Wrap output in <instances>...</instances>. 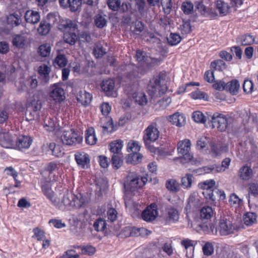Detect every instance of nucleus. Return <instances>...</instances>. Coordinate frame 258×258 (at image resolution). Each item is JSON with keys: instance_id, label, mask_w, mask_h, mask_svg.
I'll return each mask as SVG.
<instances>
[{"instance_id": "22", "label": "nucleus", "mask_w": 258, "mask_h": 258, "mask_svg": "<svg viewBox=\"0 0 258 258\" xmlns=\"http://www.w3.org/2000/svg\"><path fill=\"white\" fill-rule=\"evenodd\" d=\"M122 141L120 140L114 141L109 144L110 151L113 154H122L121 151L123 147Z\"/></svg>"}, {"instance_id": "41", "label": "nucleus", "mask_w": 258, "mask_h": 258, "mask_svg": "<svg viewBox=\"0 0 258 258\" xmlns=\"http://www.w3.org/2000/svg\"><path fill=\"white\" fill-rule=\"evenodd\" d=\"M64 40L70 45H74L76 42L77 36L74 32H67L64 34Z\"/></svg>"}, {"instance_id": "17", "label": "nucleus", "mask_w": 258, "mask_h": 258, "mask_svg": "<svg viewBox=\"0 0 258 258\" xmlns=\"http://www.w3.org/2000/svg\"><path fill=\"white\" fill-rule=\"evenodd\" d=\"M76 98L78 102L84 106H87L91 103L92 97L90 93L85 91H80L77 94Z\"/></svg>"}, {"instance_id": "51", "label": "nucleus", "mask_w": 258, "mask_h": 258, "mask_svg": "<svg viewBox=\"0 0 258 258\" xmlns=\"http://www.w3.org/2000/svg\"><path fill=\"white\" fill-rule=\"evenodd\" d=\"M44 127L48 131L51 132L53 131L55 127L54 120L50 117L45 118L44 121Z\"/></svg>"}, {"instance_id": "20", "label": "nucleus", "mask_w": 258, "mask_h": 258, "mask_svg": "<svg viewBox=\"0 0 258 258\" xmlns=\"http://www.w3.org/2000/svg\"><path fill=\"white\" fill-rule=\"evenodd\" d=\"M75 156L77 164L83 167L90 162L89 155L84 152H77Z\"/></svg>"}, {"instance_id": "4", "label": "nucleus", "mask_w": 258, "mask_h": 258, "mask_svg": "<svg viewBox=\"0 0 258 258\" xmlns=\"http://www.w3.org/2000/svg\"><path fill=\"white\" fill-rule=\"evenodd\" d=\"M167 89L165 84H161L160 75L153 78L149 82L148 86L149 94L152 96H160L164 94Z\"/></svg>"}, {"instance_id": "32", "label": "nucleus", "mask_w": 258, "mask_h": 258, "mask_svg": "<svg viewBox=\"0 0 258 258\" xmlns=\"http://www.w3.org/2000/svg\"><path fill=\"white\" fill-rule=\"evenodd\" d=\"M216 9L220 14L226 15L228 12L229 7L228 5L221 0L217 1Z\"/></svg>"}, {"instance_id": "27", "label": "nucleus", "mask_w": 258, "mask_h": 258, "mask_svg": "<svg viewBox=\"0 0 258 258\" xmlns=\"http://www.w3.org/2000/svg\"><path fill=\"white\" fill-rule=\"evenodd\" d=\"M41 108V103L40 100H33L31 102V104L26 109L25 114L28 115L31 113V111L34 113L40 110Z\"/></svg>"}, {"instance_id": "35", "label": "nucleus", "mask_w": 258, "mask_h": 258, "mask_svg": "<svg viewBox=\"0 0 258 258\" xmlns=\"http://www.w3.org/2000/svg\"><path fill=\"white\" fill-rule=\"evenodd\" d=\"M122 157V154H113L111 163L114 168L118 169L121 167L123 162Z\"/></svg>"}, {"instance_id": "29", "label": "nucleus", "mask_w": 258, "mask_h": 258, "mask_svg": "<svg viewBox=\"0 0 258 258\" xmlns=\"http://www.w3.org/2000/svg\"><path fill=\"white\" fill-rule=\"evenodd\" d=\"M203 194L207 199L214 202L218 198L219 189L215 188L211 190H206L203 192Z\"/></svg>"}, {"instance_id": "13", "label": "nucleus", "mask_w": 258, "mask_h": 258, "mask_svg": "<svg viewBox=\"0 0 258 258\" xmlns=\"http://www.w3.org/2000/svg\"><path fill=\"white\" fill-rule=\"evenodd\" d=\"M102 89L107 96H116L114 81L112 79H106L103 81L101 84Z\"/></svg>"}, {"instance_id": "19", "label": "nucleus", "mask_w": 258, "mask_h": 258, "mask_svg": "<svg viewBox=\"0 0 258 258\" xmlns=\"http://www.w3.org/2000/svg\"><path fill=\"white\" fill-rule=\"evenodd\" d=\"M51 29V25L46 20L40 21L37 31L40 35L44 36L48 34Z\"/></svg>"}, {"instance_id": "3", "label": "nucleus", "mask_w": 258, "mask_h": 258, "mask_svg": "<svg viewBox=\"0 0 258 258\" xmlns=\"http://www.w3.org/2000/svg\"><path fill=\"white\" fill-rule=\"evenodd\" d=\"M85 203L86 199L82 194H79L75 195L71 192L67 191L63 195L61 205L62 204L64 206L68 208H79Z\"/></svg>"}, {"instance_id": "64", "label": "nucleus", "mask_w": 258, "mask_h": 258, "mask_svg": "<svg viewBox=\"0 0 258 258\" xmlns=\"http://www.w3.org/2000/svg\"><path fill=\"white\" fill-rule=\"evenodd\" d=\"M80 256L78 254H75V251L73 249L67 250L64 254L59 258H79Z\"/></svg>"}, {"instance_id": "43", "label": "nucleus", "mask_w": 258, "mask_h": 258, "mask_svg": "<svg viewBox=\"0 0 258 258\" xmlns=\"http://www.w3.org/2000/svg\"><path fill=\"white\" fill-rule=\"evenodd\" d=\"M94 22L98 28H102L106 25L107 20L104 16L98 14L95 16Z\"/></svg>"}, {"instance_id": "59", "label": "nucleus", "mask_w": 258, "mask_h": 258, "mask_svg": "<svg viewBox=\"0 0 258 258\" xmlns=\"http://www.w3.org/2000/svg\"><path fill=\"white\" fill-rule=\"evenodd\" d=\"M96 252V248L91 245H87L82 248V253L92 255Z\"/></svg>"}, {"instance_id": "34", "label": "nucleus", "mask_w": 258, "mask_h": 258, "mask_svg": "<svg viewBox=\"0 0 258 258\" xmlns=\"http://www.w3.org/2000/svg\"><path fill=\"white\" fill-rule=\"evenodd\" d=\"M166 188L172 192H176L180 189L179 184L174 179L168 180L166 183Z\"/></svg>"}, {"instance_id": "26", "label": "nucleus", "mask_w": 258, "mask_h": 258, "mask_svg": "<svg viewBox=\"0 0 258 258\" xmlns=\"http://www.w3.org/2000/svg\"><path fill=\"white\" fill-rule=\"evenodd\" d=\"M239 87V84L238 81L236 80H232L226 85V90H228L233 95L238 92Z\"/></svg>"}, {"instance_id": "37", "label": "nucleus", "mask_w": 258, "mask_h": 258, "mask_svg": "<svg viewBox=\"0 0 258 258\" xmlns=\"http://www.w3.org/2000/svg\"><path fill=\"white\" fill-rule=\"evenodd\" d=\"M12 42L13 45L16 47L23 48L25 45L26 38L22 35H17L14 37Z\"/></svg>"}, {"instance_id": "48", "label": "nucleus", "mask_w": 258, "mask_h": 258, "mask_svg": "<svg viewBox=\"0 0 258 258\" xmlns=\"http://www.w3.org/2000/svg\"><path fill=\"white\" fill-rule=\"evenodd\" d=\"M121 1L120 0H107V5L108 8L113 11H117L120 8Z\"/></svg>"}, {"instance_id": "46", "label": "nucleus", "mask_w": 258, "mask_h": 258, "mask_svg": "<svg viewBox=\"0 0 258 258\" xmlns=\"http://www.w3.org/2000/svg\"><path fill=\"white\" fill-rule=\"evenodd\" d=\"M133 98L136 102L140 105H144L147 103V99L145 94L142 93H137L133 94Z\"/></svg>"}, {"instance_id": "54", "label": "nucleus", "mask_w": 258, "mask_h": 258, "mask_svg": "<svg viewBox=\"0 0 258 258\" xmlns=\"http://www.w3.org/2000/svg\"><path fill=\"white\" fill-rule=\"evenodd\" d=\"M160 4L162 6L164 13L169 14L172 8L171 0H162Z\"/></svg>"}, {"instance_id": "63", "label": "nucleus", "mask_w": 258, "mask_h": 258, "mask_svg": "<svg viewBox=\"0 0 258 258\" xmlns=\"http://www.w3.org/2000/svg\"><path fill=\"white\" fill-rule=\"evenodd\" d=\"M82 0H70V8L72 12L76 11L81 6Z\"/></svg>"}, {"instance_id": "18", "label": "nucleus", "mask_w": 258, "mask_h": 258, "mask_svg": "<svg viewBox=\"0 0 258 258\" xmlns=\"http://www.w3.org/2000/svg\"><path fill=\"white\" fill-rule=\"evenodd\" d=\"M50 71V68L45 64H41L38 68V72L40 75V78L45 83H47L49 80V74Z\"/></svg>"}, {"instance_id": "58", "label": "nucleus", "mask_w": 258, "mask_h": 258, "mask_svg": "<svg viewBox=\"0 0 258 258\" xmlns=\"http://www.w3.org/2000/svg\"><path fill=\"white\" fill-rule=\"evenodd\" d=\"M208 139L206 137H202L197 142V148L199 150L205 148L208 144Z\"/></svg>"}, {"instance_id": "42", "label": "nucleus", "mask_w": 258, "mask_h": 258, "mask_svg": "<svg viewBox=\"0 0 258 258\" xmlns=\"http://www.w3.org/2000/svg\"><path fill=\"white\" fill-rule=\"evenodd\" d=\"M8 19L9 20L11 21L12 25L13 26H18L22 23L21 15L17 13H14L10 14Z\"/></svg>"}, {"instance_id": "45", "label": "nucleus", "mask_w": 258, "mask_h": 258, "mask_svg": "<svg viewBox=\"0 0 258 258\" xmlns=\"http://www.w3.org/2000/svg\"><path fill=\"white\" fill-rule=\"evenodd\" d=\"M181 40V38L180 35L176 33H171L169 37L167 38L168 43L171 46L177 44Z\"/></svg>"}, {"instance_id": "40", "label": "nucleus", "mask_w": 258, "mask_h": 258, "mask_svg": "<svg viewBox=\"0 0 258 258\" xmlns=\"http://www.w3.org/2000/svg\"><path fill=\"white\" fill-rule=\"evenodd\" d=\"M106 226L105 220L101 218L97 219L93 224L95 230L98 232L104 231L106 228Z\"/></svg>"}, {"instance_id": "7", "label": "nucleus", "mask_w": 258, "mask_h": 258, "mask_svg": "<svg viewBox=\"0 0 258 258\" xmlns=\"http://www.w3.org/2000/svg\"><path fill=\"white\" fill-rule=\"evenodd\" d=\"M156 122L151 123L144 131L143 141L146 145L156 141L159 137L160 132Z\"/></svg>"}, {"instance_id": "47", "label": "nucleus", "mask_w": 258, "mask_h": 258, "mask_svg": "<svg viewBox=\"0 0 258 258\" xmlns=\"http://www.w3.org/2000/svg\"><path fill=\"white\" fill-rule=\"evenodd\" d=\"M211 66L215 70H218L220 71H222L226 69L225 63L224 62V61L221 59H218L212 62L211 63Z\"/></svg>"}, {"instance_id": "31", "label": "nucleus", "mask_w": 258, "mask_h": 258, "mask_svg": "<svg viewBox=\"0 0 258 258\" xmlns=\"http://www.w3.org/2000/svg\"><path fill=\"white\" fill-rule=\"evenodd\" d=\"M126 230L128 232L129 235L131 236H138L141 234H143L144 233H146V234L148 235L149 233H150V231H148L146 229L144 228H126Z\"/></svg>"}, {"instance_id": "2", "label": "nucleus", "mask_w": 258, "mask_h": 258, "mask_svg": "<svg viewBox=\"0 0 258 258\" xmlns=\"http://www.w3.org/2000/svg\"><path fill=\"white\" fill-rule=\"evenodd\" d=\"M210 229L213 234H217L218 232L221 235H227L233 233L235 230V226L232 224L229 217H224L219 220L218 225L215 226L212 224Z\"/></svg>"}, {"instance_id": "1", "label": "nucleus", "mask_w": 258, "mask_h": 258, "mask_svg": "<svg viewBox=\"0 0 258 258\" xmlns=\"http://www.w3.org/2000/svg\"><path fill=\"white\" fill-rule=\"evenodd\" d=\"M148 175L146 176H142L135 171H130L126 177V180L124 184L125 189V205L126 207H130L133 205L135 209H137V204L133 201L126 198L128 195H135L139 188L143 187L148 181Z\"/></svg>"}, {"instance_id": "16", "label": "nucleus", "mask_w": 258, "mask_h": 258, "mask_svg": "<svg viewBox=\"0 0 258 258\" xmlns=\"http://www.w3.org/2000/svg\"><path fill=\"white\" fill-rule=\"evenodd\" d=\"M168 120L173 125L178 127L184 125L185 123V119L183 115L180 114L178 112H176L172 115L169 116Z\"/></svg>"}, {"instance_id": "14", "label": "nucleus", "mask_w": 258, "mask_h": 258, "mask_svg": "<svg viewBox=\"0 0 258 258\" xmlns=\"http://www.w3.org/2000/svg\"><path fill=\"white\" fill-rule=\"evenodd\" d=\"M32 142L31 137L27 136H20L16 141V146L19 150L28 149Z\"/></svg>"}, {"instance_id": "28", "label": "nucleus", "mask_w": 258, "mask_h": 258, "mask_svg": "<svg viewBox=\"0 0 258 258\" xmlns=\"http://www.w3.org/2000/svg\"><path fill=\"white\" fill-rule=\"evenodd\" d=\"M86 132V143L90 145L95 144L97 141V138L95 135L94 129L93 128H89Z\"/></svg>"}, {"instance_id": "30", "label": "nucleus", "mask_w": 258, "mask_h": 258, "mask_svg": "<svg viewBox=\"0 0 258 258\" xmlns=\"http://www.w3.org/2000/svg\"><path fill=\"white\" fill-rule=\"evenodd\" d=\"M68 62L67 59L65 55L62 54H58L53 61V64L55 68H57V66L58 68L64 67Z\"/></svg>"}, {"instance_id": "33", "label": "nucleus", "mask_w": 258, "mask_h": 258, "mask_svg": "<svg viewBox=\"0 0 258 258\" xmlns=\"http://www.w3.org/2000/svg\"><path fill=\"white\" fill-rule=\"evenodd\" d=\"M194 177L192 174H186L185 175L181 178V185L184 188H190L194 181Z\"/></svg>"}, {"instance_id": "57", "label": "nucleus", "mask_w": 258, "mask_h": 258, "mask_svg": "<svg viewBox=\"0 0 258 258\" xmlns=\"http://www.w3.org/2000/svg\"><path fill=\"white\" fill-rule=\"evenodd\" d=\"M181 7L183 12L186 14H190L193 11V5L189 2L183 3Z\"/></svg>"}, {"instance_id": "38", "label": "nucleus", "mask_w": 258, "mask_h": 258, "mask_svg": "<svg viewBox=\"0 0 258 258\" xmlns=\"http://www.w3.org/2000/svg\"><path fill=\"white\" fill-rule=\"evenodd\" d=\"M51 47L48 44H43L38 47V52L42 57H47L49 55Z\"/></svg>"}, {"instance_id": "15", "label": "nucleus", "mask_w": 258, "mask_h": 258, "mask_svg": "<svg viewBox=\"0 0 258 258\" xmlns=\"http://www.w3.org/2000/svg\"><path fill=\"white\" fill-rule=\"evenodd\" d=\"M179 219V213L178 211L174 208H170L167 210V214L165 216V221L168 223H175Z\"/></svg>"}, {"instance_id": "12", "label": "nucleus", "mask_w": 258, "mask_h": 258, "mask_svg": "<svg viewBox=\"0 0 258 258\" xmlns=\"http://www.w3.org/2000/svg\"><path fill=\"white\" fill-rule=\"evenodd\" d=\"M50 97L56 101H61L64 99L63 89L58 84H53L52 90L50 93Z\"/></svg>"}, {"instance_id": "50", "label": "nucleus", "mask_w": 258, "mask_h": 258, "mask_svg": "<svg viewBox=\"0 0 258 258\" xmlns=\"http://www.w3.org/2000/svg\"><path fill=\"white\" fill-rule=\"evenodd\" d=\"M241 43L242 45L252 44L254 41V38L250 35H244L240 37Z\"/></svg>"}, {"instance_id": "56", "label": "nucleus", "mask_w": 258, "mask_h": 258, "mask_svg": "<svg viewBox=\"0 0 258 258\" xmlns=\"http://www.w3.org/2000/svg\"><path fill=\"white\" fill-rule=\"evenodd\" d=\"M181 245L184 247L186 250H187L189 248H191V250L193 251L194 247V241L188 238L183 239L181 241Z\"/></svg>"}, {"instance_id": "6", "label": "nucleus", "mask_w": 258, "mask_h": 258, "mask_svg": "<svg viewBox=\"0 0 258 258\" xmlns=\"http://www.w3.org/2000/svg\"><path fill=\"white\" fill-rule=\"evenodd\" d=\"M231 120L230 117H227L222 114L216 112L211 116L210 121L213 128L216 127L219 131L224 132L227 128Z\"/></svg>"}, {"instance_id": "60", "label": "nucleus", "mask_w": 258, "mask_h": 258, "mask_svg": "<svg viewBox=\"0 0 258 258\" xmlns=\"http://www.w3.org/2000/svg\"><path fill=\"white\" fill-rule=\"evenodd\" d=\"M136 57L138 61L147 63L148 56L145 52L139 50L137 51Z\"/></svg>"}, {"instance_id": "61", "label": "nucleus", "mask_w": 258, "mask_h": 258, "mask_svg": "<svg viewBox=\"0 0 258 258\" xmlns=\"http://www.w3.org/2000/svg\"><path fill=\"white\" fill-rule=\"evenodd\" d=\"M253 88V85L252 82L249 80H245L243 85V89L244 91L246 93H250Z\"/></svg>"}, {"instance_id": "36", "label": "nucleus", "mask_w": 258, "mask_h": 258, "mask_svg": "<svg viewBox=\"0 0 258 258\" xmlns=\"http://www.w3.org/2000/svg\"><path fill=\"white\" fill-rule=\"evenodd\" d=\"M144 28L143 23L141 21L137 20L132 23L131 30L135 34H139L143 31Z\"/></svg>"}, {"instance_id": "21", "label": "nucleus", "mask_w": 258, "mask_h": 258, "mask_svg": "<svg viewBox=\"0 0 258 258\" xmlns=\"http://www.w3.org/2000/svg\"><path fill=\"white\" fill-rule=\"evenodd\" d=\"M43 192L47 198L51 201L52 203L55 206L60 208L61 203L59 199L55 196L52 191L49 188H44Z\"/></svg>"}, {"instance_id": "25", "label": "nucleus", "mask_w": 258, "mask_h": 258, "mask_svg": "<svg viewBox=\"0 0 258 258\" xmlns=\"http://www.w3.org/2000/svg\"><path fill=\"white\" fill-rule=\"evenodd\" d=\"M143 156L139 152L131 153L126 157V161L128 163L137 164L141 161Z\"/></svg>"}, {"instance_id": "5", "label": "nucleus", "mask_w": 258, "mask_h": 258, "mask_svg": "<svg viewBox=\"0 0 258 258\" xmlns=\"http://www.w3.org/2000/svg\"><path fill=\"white\" fill-rule=\"evenodd\" d=\"M190 147L191 143L188 139H184L178 143L177 151L182 155L180 159L183 163L189 162L193 158V155L189 153Z\"/></svg>"}, {"instance_id": "55", "label": "nucleus", "mask_w": 258, "mask_h": 258, "mask_svg": "<svg viewBox=\"0 0 258 258\" xmlns=\"http://www.w3.org/2000/svg\"><path fill=\"white\" fill-rule=\"evenodd\" d=\"M192 117L194 120L197 122L204 123L206 121L205 116L200 111H195L192 113Z\"/></svg>"}, {"instance_id": "8", "label": "nucleus", "mask_w": 258, "mask_h": 258, "mask_svg": "<svg viewBox=\"0 0 258 258\" xmlns=\"http://www.w3.org/2000/svg\"><path fill=\"white\" fill-rule=\"evenodd\" d=\"M60 139L63 144L72 146L81 143L82 137L80 136L74 130L71 129L63 131Z\"/></svg>"}, {"instance_id": "9", "label": "nucleus", "mask_w": 258, "mask_h": 258, "mask_svg": "<svg viewBox=\"0 0 258 258\" xmlns=\"http://www.w3.org/2000/svg\"><path fill=\"white\" fill-rule=\"evenodd\" d=\"M157 210V206L154 203L151 204L142 212L143 219L147 222L154 221L158 214Z\"/></svg>"}, {"instance_id": "53", "label": "nucleus", "mask_w": 258, "mask_h": 258, "mask_svg": "<svg viewBox=\"0 0 258 258\" xmlns=\"http://www.w3.org/2000/svg\"><path fill=\"white\" fill-rule=\"evenodd\" d=\"M229 203L232 206H238L242 203V200L235 194L230 195Z\"/></svg>"}, {"instance_id": "44", "label": "nucleus", "mask_w": 258, "mask_h": 258, "mask_svg": "<svg viewBox=\"0 0 258 258\" xmlns=\"http://www.w3.org/2000/svg\"><path fill=\"white\" fill-rule=\"evenodd\" d=\"M126 150L128 152H139L140 150V146L138 142L130 141L127 144Z\"/></svg>"}, {"instance_id": "11", "label": "nucleus", "mask_w": 258, "mask_h": 258, "mask_svg": "<svg viewBox=\"0 0 258 258\" xmlns=\"http://www.w3.org/2000/svg\"><path fill=\"white\" fill-rule=\"evenodd\" d=\"M0 145L6 148H12L14 145V140L12 136L9 132L2 130L0 132Z\"/></svg>"}, {"instance_id": "39", "label": "nucleus", "mask_w": 258, "mask_h": 258, "mask_svg": "<svg viewBox=\"0 0 258 258\" xmlns=\"http://www.w3.org/2000/svg\"><path fill=\"white\" fill-rule=\"evenodd\" d=\"M213 214V210L211 207L209 206L203 207L200 211V215L202 219H209Z\"/></svg>"}, {"instance_id": "52", "label": "nucleus", "mask_w": 258, "mask_h": 258, "mask_svg": "<svg viewBox=\"0 0 258 258\" xmlns=\"http://www.w3.org/2000/svg\"><path fill=\"white\" fill-rule=\"evenodd\" d=\"M203 251L204 255H211L214 252V246L212 243L207 242L203 247Z\"/></svg>"}, {"instance_id": "24", "label": "nucleus", "mask_w": 258, "mask_h": 258, "mask_svg": "<svg viewBox=\"0 0 258 258\" xmlns=\"http://www.w3.org/2000/svg\"><path fill=\"white\" fill-rule=\"evenodd\" d=\"M257 215L253 212H248L243 217V221L246 226H251L256 223Z\"/></svg>"}, {"instance_id": "23", "label": "nucleus", "mask_w": 258, "mask_h": 258, "mask_svg": "<svg viewBox=\"0 0 258 258\" xmlns=\"http://www.w3.org/2000/svg\"><path fill=\"white\" fill-rule=\"evenodd\" d=\"M252 170L247 166H243L239 171V177L243 180H247L251 177Z\"/></svg>"}, {"instance_id": "10", "label": "nucleus", "mask_w": 258, "mask_h": 258, "mask_svg": "<svg viewBox=\"0 0 258 258\" xmlns=\"http://www.w3.org/2000/svg\"><path fill=\"white\" fill-rule=\"evenodd\" d=\"M24 17L26 23L32 25L38 24L40 20L39 12L33 10H27L24 14Z\"/></svg>"}, {"instance_id": "49", "label": "nucleus", "mask_w": 258, "mask_h": 258, "mask_svg": "<svg viewBox=\"0 0 258 258\" xmlns=\"http://www.w3.org/2000/svg\"><path fill=\"white\" fill-rule=\"evenodd\" d=\"M215 184V181L213 179H211L200 183L199 184V187L200 188L203 189L204 191L206 190H211Z\"/></svg>"}, {"instance_id": "62", "label": "nucleus", "mask_w": 258, "mask_h": 258, "mask_svg": "<svg viewBox=\"0 0 258 258\" xmlns=\"http://www.w3.org/2000/svg\"><path fill=\"white\" fill-rule=\"evenodd\" d=\"M93 53L96 57H101L106 53V51L101 45H97L94 48Z\"/></svg>"}]
</instances>
